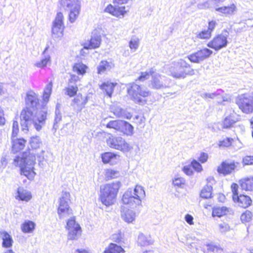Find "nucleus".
<instances>
[{
    "label": "nucleus",
    "mask_w": 253,
    "mask_h": 253,
    "mask_svg": "<svg viewBox=\"0 0 253 253\" xmlns=\"http://www.w3.org/2000/svg\"><path fill=\"white\" fill-rule=\"evenodd\" d=\"M46 114L44 111L24 108L20 116L22 130L26 133L33 125L37 130H40L45 124Z\"/></svg>",
    "instance_id": "f257e3e1"
},
{
    "label": "nucleus",
    "mask_w": 253,
    "mask_h": 253,
    "mask_svg": "<svg viewBox=\"0 0 253 253\" xmlns=\"http://www.w3.org/2000/svg\"><path fill=\"white\" fill-rule=\"evenodd\" d=\"M36 157L33 154L29 153L27 155L24 154L22 158L16 156L14 159L13 164L21 168V174L25 175L29 179H33L36 172L34 171V166L36 162Z\"/></svg>",
    "instance_id": "f03ea898"
},
{
    "label": "nucleus",
    "mask_w": 253,
    "mask_h": 253,
    "mask_svg": "<svg viewBox=\"0 0 253 253\" xmlns=\"http://www.w3.org/2000/svg\"><path fill=\"white\" fill-rule=\"evenodd\" d=\"M168 72L170 76L177 79H184L187 76L195 74L194 70L191 68L190 64L182 59L172 62Z\"/></svg>",
    "instance_id": "7ed1b4c3"
},
{
    "label": "nucleus",
    "mask_w": 253,
    "mask_h": 253,
    "mask_svg": "<svg viewBox=\"0 0 253 253\" xmlns=\"http://www.w3.org/2000/svg\"><path fill=\"white\" fill-rule=\"evenodd\" d=\"M145 196V192L143 187L136 185L133 191L129 189L125 192L122 201L124 204L127 205L130 208H135L141 205L142 199Z\"/></svg>",
    "instance_id": "20e7f679"
},
{
    "label": "nucleus",
    "mask_w": 253,
    "mask_h": 253,
    "mask_svg": "<svg viewBox=\"0 0 253 253\" xmlns=\"http://www.w3.org/2000/svg\"><path fill=\"white\" fill-rule=\"evenodd\" d=\"M121 185V182L117 181L101 186L100 199L102 203L106 206L113 204Z\"/></svg>",
    "instance_id": "39448f33"
},
{
    "label": "nucleus",
    "mask_w": 253,
    "mask_h": 253,
    "mask_svg": "<svg viewBox=\"0 0 253 253\" xmlns=\"http://www.w3.org/2000/svg\"><path fill=\"white\" fill-rule=\"evenodd\" d=\"M127 90L131 99L135 103L141 105L146 103V100L141 97L145 98L151 95V92L149 90L144 89L134 83L127 84Z\"/></svg>",
    "instance_id": "423d86ee"
},
{
    "label": "nucleus",
    "mask_w": 253,
    "mask_h": 253,
    "mask_svg": "<svg viewBox=\"0 0 253 253\" xmlns=\"http://www.w3.org/2000/svg\"><path fill=\"white\" fill-rule=\"evenodd\" d=\"M60 3L65 10L69 12V20L73 23L79 17L81 10L80 0H60Z\"/></svg>",
    "instance_id": "0eeeda50"
},
{
    "label": "nucleus",
    "mask_w": 253,
    "mask_h": 253,
    "mask_svg": "<svg viewBox=\"0 0 253 253\" xmlns=\"http://www.w3.org/2000/svg\"><path fill=\"white\" fill-rule=\"evenodd\" d=\"M110 148L120 150L124 153L130 151L133 147L124 138L121 136L111 135L106 140Z\"/></svg>",
    "instance_id": "6e6552de"
},
{
    "label": "nucleus",
    "mask_w": 253,
    "mask_h": 253,
    "mask_svg": "<svg viewBox=\"0 0 253 253\" xmlns=\"http://www.w3.org/2000/svg\"><path fill=\"white\" fill-rule=\"evenodd\" d=\"M236 103L243 113L248 114L253 112V96L241 94L237 97Z\"/></svg>",
    "instance_id": "1a4fd4ad"
},
{
    "label": "nucleus",
    "mask_w": 253,
    "mask_h": 253,
    "mask_svg": "<svg viewBox=\"0 0 253 253\" xmlns=\"http://www.w3.org/2000/svg\"><path fill=\"white\" fill-rule=\"evenodd\" d=\"M70 194L67 191H63L59 199V206L58 209V213L60 218H64L72 213L71 210L69 208V202Z\"/></svg>",
    "instance_id": "9d476101"
},
{
    "label": "nucleus",
    "mask_w": 253,
    "mask_h": 253,
    "mask_svg": "<svg viewBox=\"0 0 253 253\" xmlns=\"http://www.w3.org/2000/svg\"><path fill=\"white\" fill-rule=\"evenodd\" d=\"M229 33L226 31H224L221 34L218 35L208 43V46L213 48L215 50H218L226 46L227 44V38Z\"/></svg>",
    "instance_id": "9b49d317"
},
{
    "label": "nucleus",
    "mask_w": 253,
    "mask_h": 253,
    "mask_svg": "<svg viewBox=\"0 0 253 253\" xmlns=\"http://www.w3.org/2000/svg\"><path fill=\"white\" fill-rule=\"evenodd\" d=\"M64 16L61 12L57 13L54 21L53 22L52 29V36L54 38H60L63 35L64 28L63 23Z\"/></svg>",
    "instance_id": "f8f14e48"
},
{
    "label": "nucleus",
    "mask_w": 253,
    "mask_h": 253,
    "mask_svg": "<svg viewBox=\"0 0 253 253\" xmlns=\"http://www.w3.org/2000/svg\"><path fill=\"white\" fill-rule=\"evenodd\" d=\"M212 51L207 48H203L197 52L189 55L188 59L191 62L199 63L208 58L212 54Z\"/></svg>",
    "instance_id": "ddd939ff"
},
{
    "label": "nucleus",
    "mask_w": 253,
    "mask_h": 253,
    "mask_svg": "<svg viewBox=\"0 0 253 253\" xmlns=\"http://www.w3.org/2000/svg\"><path fill=\"white\" fill-rule=\"evenodd\" d=\"M169 79L155 72L151 81V87L156 89L165 88L169 86Z\"/></svg>",
    "instance_id": "4468645a"
},
{
    "label": "nucleus",
    "mask_w": 253,
    "mask_h": 253,
    "mask_svg": "<svg viewBox=\"0 0 253 253\" xmlns=\"http://www.w3.org/2000/svg\"><path fill=\"white\" fill-rule=\"evenodd\" d=\"M125 3H119L114 0V5L110 4L105 8V11L110 13L112 15L116 17H119L120 16H123L124 14L126 12L125 10L126 7L125 6L119 5H122Z\"/></svg>",
    "instance_id": "2eb2a0df"
},
{
    "label": "nucleus",
    "mask_w": 253,
    "mask_h": 253,
    "mask_svg": "<svg viewBox=\"0 0 253 253\" xmlns=\"http://www.w3.org/2000/svg\"><path fill=\"white\" fill-rule=\"evenodd\" d=\"M25 108L38 110V107L40 105L38 95L34 91L31 90L26 93L25 98Z\"/></svg>",
    "instance_id": "dca6fc26"
},
{
    "label": "nucleus",
    "mask_w": 253,
    "mask_h": 253,
    "mask_svg": "<svg viewBox=\"0 0 253 253\" xmlns=\"http://www.w3.org/2000/svg\"><path fill=\"white\" fill-rule=\"evenodd\" d=\"M238 163L234 162H223L217 168V171L219 173L226 175L232 173L237 167Z\"/></svg>",
    "instance_id": "f3484780"
},
{
    "label": "nucleus",
    "mask_w": 253,
    "mask_h": 253,
    "mask_svg": "<svg viewBox=\"0 0 253 253\" xmlns=\"http://www.w3.org/2000/svg\"><path fill=\"white\" fill-rule=\"evenodd\" d=\"M225 1V0H207L204 2L198 4L197 7L200 9L214 8L217 11V9L220 8V5Z\"/></svg>",
    "instance_id": "a211bd4d"
},
{
    "label": "nucleus",
    "mask_w": 253,
    "mask_h": 253,
    "mask_svg": "<svg viewBox=\"0 0 253 253\" xmlns=\"http://www.w3.org/2000/svg\"><path fill=\"white\" fill-rule=\"evenodd\" d=\"M101 41L100 36L96 33H93L90 40L84 43V48L85 49L96 48L100 46Z\"/></svg>",
    "instance_id": "6ab92c4d"
},
{
    "label": "nucleus",
    "mask_w": 253,
    "mask_h": 253,
    "mask_svg": "<svg viewBox=\"0 0 253 253\" xmlns=\"http://www.w3.org/2000/svg\"><path fill=\"white\" fill-rule=\"evenodd\" d=\"M237 11V7L235 3H232L227 6H221L217 9V12L226 17L234 15Z\"/></svg>",
    "instance_id": "aec40b11"
},
{
    "label": "nucleus",
    "mask_w": 253,
    "mask_h": 253,
    "mask_svg": "<svg viewBox=\"0 0 253 253\" xmlns=\"http://www.w3.org/2000/svg\"><path fill=\"white\" fill-rule=\"evenodd\" d=\"M233 200L234 202L238 203L240 207L244 208L248 207L252 203L251 198L249 196L244 195L233 196Z\"/></svg>",
    "instance_id": "412c9836"
},
{
    "label": "nucleus",
    "mask_w": 253,
    "mask_h": 253,
    "mask_svg": "<svg viewBox=\"0 0 253 253\" xmlns=\"http://www.w3.org/2000/svg\"><path fill=\"white\" fill-rule=\"evenodd\" d=\"M121 216L125 222L128 223H132L135 219L136 213L132 210L122 207Z\"/></svg>",
    "instance_id": "4be33fe9"
},
{
    "label": "nucleus",
    "mask_w": 253,
    "mask_h": 253,
    "mask_svg": "<svg viewBox=\"0 0 253 253\" xmlns=\"http://www.w3.org/2000/svg\"><path fill=\"white\" fill-rule=\"evenodd\" d=\"M15 198L16 200L28 202L32 198V194L30 192L23 188L19 187L17 190Z\"/></svg>",
    "instance_id": "5701e85b"
},
{
    "label": "nucleus",
    "mask_w": 253,
    "mask_h": 253,
    "mask_svg": "<svg viewBox=\"0 0 253 253\" xmlns=\"http://www.w3.org/2000/svg\"><path fill=\"white\" fill-rule=\"evenodd\" d=\"M115 66L114 63L111 61L102 60L97 67V73L102 74L105 72L109 71Z\"/></svg>",
    "instance_id": "b1692460"
},
{
    "label": "nucleus",
    "mask_w": 253,
    "mask_h": 253,
    "mask_svg": "<svg viewBox=\"0 0 253 253\" xmlns=\"http://www.w3.org/2000/svg\"><path fill=\"white\" fill-rule=\"evenodd\" d=\"M0 238L2 240V246L5 248H11L13 241L12 237L6 231L2 230L0 231Z\"/></svg>",
    "instance_id": "393cba45"
},
{
    "label": "nucleus",
    "mask_w": 253,
    "mask_h": 253,
    "mask_svg": "<svg viewBox=\"0 0 253 253\" xmlns=\"http://www.w3.org/2000/svg\"><path fill=\"white\" fill-rule=\"evenodd\" d=\"M15 137H12V151L17 153L24 148L26 141L23 138L18 139Z\"/></svg>",
    "instance_id": "a878e982"
},
{
    "label": "nucleus",
    "mask_w": 253,
    "mask_h": 253,
    "mask_svg": "<svg viewBox=\"0 0 253 253\" xmlns=\"http://www.w3.org/2000/svg\"><path fill=\"white\" fill-rule=\"evenodd\" d=\"M107 118L104 119L102 125L106 127L113 129L115 132H120L122 120H112L106 123Z\"/></svg>",
    "instance_id": "bb28decb"
},
{
    "label": "nucleus",
    "mask_w": 253,
    "mask_h": 253,
    "mask_svg": "<svg viewBox=\"0 0 253 253\" xmlns=\"http://www.w3.org/2000/svg\"><path fill=\"white\" fill-rule=\"evenodd\" d=\"M48 47H46L42 53V59L35 63V66L41 68H43L46 66L48 64H50V56L46 53Z\"/></svg>",
    "instance_id": "cd10ccee"
},
{
    "label": "nucleus",
    "mask_w": 253,
    "mask_h": 253,
    "mask_svg": "<svg viewBox=\"0 0 253 253\" xmlns=\"http://www.w3.org/2000/svg\"><path fill=\"white\" fill-rule=\"evenodd\" d=\"M240 184L243 190H253V177H246L240 180Z\"/></svg>",
    "instance_id": "c85d7f7f"
},
{
    "label": "nucleus",
    "mask_w": 253,
    "mask_h": 253,
    "mask_svg": "<svg viewBox=\"0 0 253 253\" xmlns=\"http://www.w3.org/2000/svg\"><path fill=\"white\" fill-rule=\"evenodd\" d=\"M231 212H232V210L230 208L226 207H217L213 209L212 215L213 216L221 217Z\"/></svg>",
    "instance_id": "c756f323"
},
{
    "label": "nucleus",
    "mask_w": 253,
    "mask_h": 253,
    "mask_svg": "<svg viewBox=\"0 0 253 253\" xmlns=\"http://www.w3.org/2000/svg\"><path fill=\"white\" fill-rule=\"evenodd\" d=\"M120 132L127 136H131L133 134V127L127 122L122 121Z\"/></svg>",
    "instance_id": "7c9ffc66"
},
{
    "label": "nucleus",
    "mask_w": 253,
    "mask_h": 253,
    "mask_svg": "<svg viewBox=\"0 0 253 253\" xmlns=\"http://www.w3.org/2000/svg\"><path fill=\"white\" fill-rule=\"evenodd\" d=\"M154 241L150 236H146L143 234H140L137 239V243L140 246H147L153 244Z\"/></svg>",
    "instance_id": "2f4dec72"
},
{
    "label": "nucleus",
    "mask_w": 253,
    "mask_h": 253,
    "mask_svg": "<svg viewBox=\"0 0 253 253\" xmlns=\"http://www.w3.org/2000/svg\"><path fill=\"white\" fill-rule=\"evenodd\" d=\"M116 84V83L114 84L109 82H104L100 85V88L104 90L108 96L110 97Z\"/></svg>",
    "instance_id": "473e14b6"
},
{
    "label": "nucleus",
    "mask_w": 253,
    "mask_h": 253,
    "mask_svg": "<svg viewBox=\"0 0 253 253\" xmlns=\"http://www.w3.org/2000/svg\"><path fill=\"white\" fill-rule=\"evenodd\" d=\"M124 252L125 251L121 246L113 243H111L104 251V253H124Z\"/></svg>",
    "instance_id": "72a5a7b5"
},
{
    "label": "nucleus",
    "mask_w": 253,
    "mask_h": 253,
    "mask_svg": "<svg viewBox=\"0 0 253 253\" xmlns=\"http://www.w3.org/2000/svg\"><path fill=\"white\" fill-rule=\"evenodd\" d=\"M88 101L87 96L84 97L82 94H79L74 99L73 102L81 108H83Z\"/></svg>",
    "instance_id": "f704fd0d"
},
{
    "label": "nucleus",
    "mask_w": 253,
    "mask_h": 253,
    "mask_svg": "<svg viewBox=\"0 0 253 253\" xmlns=\"http://www.w3.org/2000/svg\"><path fill=\"white\" fill-rule=\"evenodd\" d=\"M81 228H73L69 229L68 234V239L69 240H77L81 235Z\"/></svg>",
    "instance_id": "c9c22d12"
},
{
    "label": "nucleus",
    "mask_w": 253,
    "mask_h": 253,
    "mask_svg": "<svg viewBox=\"0 0 253 253\" xmlns=\"http://www.w3.org/2000/svg\"><path fill=\"white\" fill-rule=\"evenodd\" d=\"M35 224L33 221L28 220L23 223L21 226V229L24 233H31L35 229Z\"/></svg>",
    "instance_id": "e433bc0d"
},
{
    "label": "nucleus",
    "mask_w": 253,
    "mask_h": 253,
    "mask_svg": "<svg viewBox=\"0 0 253 253\" xmlns=\"http://www.w3.org/2000/svg\"><path fill=\"white\" fill-rule=\"evenodd\" d=\"M111 111L114 115L119 118H125L126 114L125 111L120 106H112L111 108Z\"/></svg>",
    "instance_id": "4c0bfd02"
},
{
    "label": "nucleus",
    "mask_w": 253,
    "mask_h": 253,
    "mask_svg": "<svg viewBox=\"0 0 253 253\" xmlns=\"http://www.w3.org/2000/svg\"><path fill=\"white\" fill-rule=\"evenodd\" d=\"M105 176V178L107 180H109L112 179L119 177L120 176V172L119 171L116 170L107 169L106 170Z\"/></svg>",
    "instance_id": "58836bf2"
},
{
    "label": "nucleus",
    "mask_w": 253,
    "mask_h": 253,
    "mask_svg": "<svg viewBox=\"0 0 253 253\" xmlns=\"http://www.w3.org/2000/svg\"><path fill=\"white\" fill-rule=\"evenodd\" d=\"M87 66L81 63H76L74 65L73 70L79 75H83L86 73Z\"/></svg>",
    "instance_id": "ea45409f"
},
{
    "label": "nucleus",
    "mask_w": 253,
    "mask_h": 253,
    "mask_svg": "<svg viewBox=\"0 0 253 253\" xmlns=\"http://www.w3.org/2000/svg\"><path fill=\"white\" fill-rule=\"evenodd\" d=\"M65 94L70 97L75 96L78 90V87L77 85L68 84V86L65 88Z\"/></svg>",
    "instance_id": "a19ab883"
},
{
    "label": "nucleus",
    "mask_w": 253,
    "mask_h": 253,
    "mask_svg": "<svg viewBox=\"0 0 253 253\" xmlns=\"http://www.w3.org/2000/svg\"><path fill=\"white\" fill-rule=\"evenodd\" d=\"M117 155L111 152H106L102 154V160L104 163H109L116 159Z\"/></svg>",
    "instance_id": "79ce46f5"
},
{
    "label": "nucleus",
    "mask_w": 253,
    "mask_h": 253,
    "mask_svg": "<svg viewBox=\"0 0 253 253\" xmlns=\"http://www.w3.org/2000/svg\"><path fill=\"white\" fill-rule=\"evenodd\" d=\"M212 187L211 186L207 185L201 190L200 196L202 198L208 199L211 197Z\"/></svg>",
    "instance_id": "37998d69"
},
{
    "label": "nucleus",
    "mask_w": 253,
    "mask_h": 253,
    "mask_svg": "<svg viewBox=\"0 0 253 253\" xmlns=\"http://www.w3.org/2000/svg\"><path fill=\"white\" fill-rule=\"evenodd\" d=\"M52 83L50 82L46 85L43 92V99L44 101L47 102L49 100L52 91Z\"/></svg>",
    "instance_id": "c03bdc74"
},
{
    "label": "nucleus",
    "mask_w": 253,
    "mask_h": 253,
    "mask_svg": "<svg viewBox=\"0 0 253 253\" xmlns=\"http://www.w3.org/2000/svg\"><path fill=\"white\" fill-rule=\"evenodd\" d=\"M207 253H222L223 250L218 246L213 244H208Z\"/></svg>",
    "instance_id": "a18cd8bd"
},
{
    "label": "nucleus",
    "mask_w": 253,
    "mask_h": 253,
    "mask_svg": "<svg viewBox=\"0 0 253 253\" xmlns=\"http://www.w3.org/2000/svg\"><path fill=\"white\" fill-rule=\"evenodd\" d=\"M236 122V121L233 119L231 115H229L226 117L223 121V127L224 128H228L231 127Z\"/></svg>",
    "instance_id": "49530a36"
},
{
    "label": "nucleus",
    "mask_w": 253,
    "mask_h": 253,
    "mask_svg": "<svg viewBox=\"0 0 253 253\" xmlns=\"http://www.w3.org/2000/svg\"><path fill=\"white\" fill-rule=\"evenodd\" d=\"M30 144L32 148L36 149L40 147L42 142L39 136H33L31 138Z\"/></svg>",
    "instance_id": "de8ad7c7"
},
{
    "label": "nucleus",
    "mask_w": 253,
    "mask_h": 253,
    "mask_svg": "<svg viewBox=\"0 0 253 253\" xmlns=\"http://www.w3.org/2000/svg\"><path fill=\"white\" fill-rule=\"evenodd\" d=\"M139 45V39L136 37H132L129 42V47L134 51L138 48Z\"/></svg>",
    "instance_id": "09e8293b"
},
{
    "label": "nucleus",
    "mask_w": 253,
    "mask_h": 253,
    "mask_svg": "<svg viewBox=\"0 0 253 253\" xmlns=\"http://www.w3.org/2000/svg\"><path fill=\"white\" fill-rule=\"evenodd\" d=\"M58 106L59 104H57L56 110H55V116L54 118V122L53 125V127L56 129L58 128V125L57 124L62 119V115L61 113L60 112V111L58 109Z\"/></svg>",
    "instance_id": "8fccbe9b"
},
{
    "label": "nucleus",
    "mask_w": 253,
    "mask_h": 253,
    "mask_svg": "<svg viewBox=\"0 0 253 253\" xmlns=\"http://www.w3.org/2000/svg\"><path fill=\"white\" fill-rule=\"evenodd\" d=\"M155 71L152 69L150 70L148 72H142L141 75L138 77V80L143 82L149 79L150 76H151L152 77Z\"/></svg>",
    "instance_id": "3c124183"
},
{
    "label": "nucleus",
    "mask_w": 253,
    "mask_h": 253,
    "mask_svg": "<svg viewBox=\"0 0 253 253\" xmlns=\"http://www.w3.org/2000/svg\"><path fill=\"white\" fill-rule=\"evenodd\" d=\"M75 228H80V226L79 224L76 222L74 217H73L68 220L67 222L66 229L69 230Z\"/></svg>",
    "instance_id": "603ef678"
},
{
    "label": "nucleus",
    "mask_w": 253,
    "mask_h": 253,
    "mask_svg": "<svg viewBox=\"0 0 253 253\" xmlns=\"http://www.w3.org/2000/svg\"><path fill=\"white\" fill-rule=\"evenodd\" d=\"M211 33L210 31L204 30L197 34V37L201 39H209L211 38Z\"/></svg>",
    "instance_id": "864d4df0"
},
{
    "label": "nucleus",
    "mask_w": 253,
    "mask_h": 253,
    "mask_svg": "<svg viewBox=\"0 0 253 253\" xmlns=\"http://www.w3.org/2000/svg\"><path fill=\"white\" fill-rule=\"evenodd\" d=\"M232 141L233 139L227 137L222 140L219 141L218 143V146L219 147H229L231 145Z\"/></svg>",
    "instance_id": "5fc2aeb1"
},
{
    "label": "nucleus",
    "mask_w": 253,
    "mask_h": 253,
    "mask_svg": "<svg viewBox=\"0 0 253 253\" xmlns=\"http://www.w3.org/2000/svg\"><path fill=\"white\" fill-rule=\"evenodd\" d=\"M252 217V212L250 211H246L242 214L241 216V219L242 221L244 222H249L251 220Z\"/></svg>",
    "instance_id": "6e6d98bb"
},
{
    "label": "nucleus",
    "mask_w": 253,
    "mask_h": 253,
    "mask_svg": "<svg viewBox=\"0 0 253 253\" xmlns=\"http://www.w3.org/2000/svg\"><path fill=\"white\" fill-rule=\"evenodd\" d=\"M218 226L219 231L221 233H225L231 230L230 226L226 223H221L219 224Z\"/></svg>",
    "instance_id": "4d7b16f0"
},
{
    "label": "nucleus",
    "mask_w": 253,
    "mask_h": 253,
    "mask_svg": "<svg viewBox=\"0 0 253 253\" xmlns=\"http://www.w3.org/2000/svg\"><path fill=\"white\" fill-rule=\"evenodd\" d=\"M215 96H219L218 92H215L213 93H207L204 92L201 94V96L204 99L211 98L215 99Z\"/></svg>",
    "instance_id": "13d9d810"
},
{
    "label": "nucleus",
    "mask_w": 253,
    "mask_h": 253,
    "mask_svg": "<svg viewBox=\"0 0 253 253\" xmlns=\"http://www.w3.org/2000/svg\"><path fill=\"white\" fill-rule=\"evenodd\" d=\"M185 179L182 177H175L173 179V185L178 187H180L182 185H184L185 184Z\"/></svg>",
    "instance_id": "bf43d9fd"
},
{
    "label": "nucleus",
    "mask_w": 253,
    "mask_h": 253,
    "mask_svg": "<svg viewBox=\"0 0 253 253\" xmlns=\"http://www.w3.org/2000/svg\"><path fill=\"white\" fill-rule=\"evenodd\" d=\"M243 163L245 165H253V156H246L243 158Z\"/></svg>",
    "instance_id": "052dcab7"
},
{
    "label": "nucleus",
    "mask_w": 253,
    "mask_h": 253,
    "mask_svg": "<svg viewBox=\"0 0 253 253\" xmlns=\"http://www.w3.org/2000/svg\"><path fill=\"white\" fill-rule=\"evenodd\" d=\"M80 80L79 77L74 74H72L70 76V78L68 81V84H74L77 85L76 83Z\"/></svg>",
    "instance_id": "680f3d73"
},
{
    "label": "nucleus",
    "mask_w": 253,
    "mask_h": 253,
    "mask_svg": "<svg viewBox=\"0 0 253 253\" xmlns=\"http://www.w3.org/2000/svg\"><path fill=\"white\" fill-rule=\"evenodd\" d=\"M19 131L18 123L17 121H13L12 125V137H16Z\"/></svg>",
    "instance_id": "e2e57ef3"
},
{
    "label": "nucleus",
    "mask_w": 253,
    "mask_h": 253,
    "mask_svg": "<svg viewBox=\"0 0 253 253\" xmlns=\"http://www.w3.org/2000/svg\"><path fill=\"white\" fill-rule=\"evenodd\" d=\"M192 168L198 171H200L202 169L201 165L197 161L193 160L191 163Z\"/></svg>",
    "instance_id": "0e129e2a"
},
{
    "label": "nucleus",
    "mask_w": 253,
    "mask_h": 253,
    "mask_svg": "<svg viewBox=\"0 0 253 253\" xmlns=\"http://www.w3.org/2000/svg\"><path fill=\"white\" fill-rule=\"evenodd\" d=\"M216 92H218L219 96H215V98L217 100V102L218 103H221L222 101H225V97L223 96L222 94H221V92L222 91L221 90H218L216 91Z\"/></svg>",
    "instance_id": "69168bd1"
},
{
    "label": "nucleus",
    "mask_w": 253,
    "mask_h": 253,
    "mask_svg": "<svg viewBox=\"0 0 253 253\" xmlns=\"http://www.w3.org/2000/svg\"><path fill=\"white\" fill-rule=\"evenodd\" d=\"M183 172L188 175H191L193 173L192 169L189 166H184L183 168Z\"/></svg>",
    "instance_id": "338daca9"
},
{
    "label": "nucleus",
    "mask_w": 253,
    "mask_h": 253,
    "mask_svg": "<svg viewBox=\"0 0 253 253\" xmlns=\"http://www.w3.org/2000/svg\"><path fill=\"white\" fill-rule=\"evenodd\" d=\"M208 158V155L207 153H202L201 154L199 159L201 163H204L207 161Z\"/></svg>",
    "instance_id": "774afa93"
}]
</instances>
